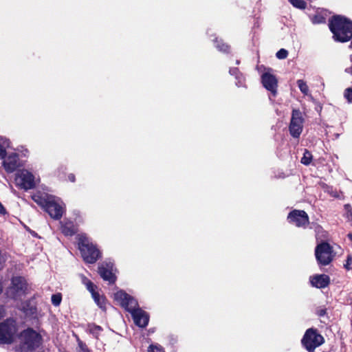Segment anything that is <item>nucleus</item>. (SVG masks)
I'll use <instances>...</instances> for the list:
<instances>
[{
	"label": "nucleus",
	"mask_w": 352,
	"mask_h": 352,
	"mask_svg": "<svg viewBox=\"0 0 352 352\" xmlns=\"http://www.w3.org/2000/svg\"><path fill=\"white\" fill-rule=\"evenodd\" d=\"M114 299L132 315L135 324L140 327H145L148 323V315L138 308L137 300L122 290L115 293Z\"/></svg>",
	"instance_id": "1"
},
{
	"label": "nucleus",
	"mask_w": 352,
	"mask_h": 352,
	"mask_svg": "<svg viewBox=\"0 0 352 352\" xmlns=\"http://www.w3.org/2000/svg\"><path fill=\"white\" fill-rule=\"evenodd\" d=\"M34 201L41 206L50 216L54 219H60L65 212V204L60 198L43 193L34 195Z\"/></svg>",
	"instance_id": "2"
},
{
	"label": "nucleus",
	"mask_w": 352,
	"mask_h": 352,
	"mask_svg": "<svg viewBox=\"0 0 352 352\" xmlns=\"http://www.w3.org/2000/svg\"><path fill=\"white\" fill-rule=\"evenodd\" d=\"M335 40L346 42L352 37V21L342 16H336L329 22Z\"/></svg>",
	"instance_id": "3"
},
{
	"label": "nucleus",
	"mask_w": 352,
	"mask_h": 352,
	"mask_svg": "<svg viewBox=\"0 0 352 352\" xmlns=\"http://www.w3.org/2000/svg\"><path fill=\"white\" fill-rule=\"evenodd\" d=\"M41 342V336L32 329H27L18 336L16 351L28 352L37 348Z\"/></svg>",
	"instance_id": "4"
},
{
	"label": "nucleus",
	"mask_w": 352,
	"mask_h": 352,
	"mask_svg": "<svg viewBox=\"0 0 352 352\" xmlns=\"http://www.w3.org/2000/svg\"><path fill=\"white\" fill-rule=\"evenodd\" d=\"M78 239V248L84 261L88 263H94L100 257L99 250L86 234H79Z\"/></svg>",
	"instance_id": "5"
},
{
	"label": "nucleus",
	"mask_w": 352,
	"mask_h": 352,
	"mask_svg": "<svg viewBox=\"0 0 352 352\" xmlns=\"http://www.w3.org/2000/svg\"><path fill=\"white\" fill-rule=\"evenodd\" d=\"M324 342V338L319 334L316 329H309L305 332L302 344L309 352H313L315 349Z\"/></svg>",
	"instance_id": "6"
},
{
	"label": "nucleus",
	"mask_w": 352,
	"mask_h": 352,
	"mask_svg": "<svg viewBox=\"0 0 352 352\" xmlns=\"http://www.w3.org/2000/svg\"><path fill=\"white\" fill-rule=\"evenodd\" d=\"M38 180L35 175L25 169L19 171L15 177L16 184L25 190L34 188Z\"/></svg>",
	"instance_id": "7"
},
{
	"label": "nucleus",
	"mask_w": 352,
	"mask_h": 352,
	"mask_svg": "<svg viewBox=\"0 0 352 352\" xmlns=\"http://www.w3.org/2000/svg\"><path fill=\"white\" fill-rule=\"evenodd\" d=\"M16 329V322L12 319H8L0 323V344L11 343Z\"/></svg>",
	"instance_id": "8"
},
{
	"label": "nucleus",
	"mask_w": 352,
	"mask_h": 352,
	"mask_svg": "<svg viewBox=\"0 0 352 352\" xmlns=\"http://www.w3.org/2000/svg\"><path fill=\"white\" fill-rule=\"evenodd\" d=\"M315 254L319 263L327 265L333 259L332 247L329 243L322 242L316 246Z\"/></svg>",
	"instance_id": "9"
},
{
	"label": "nucleus",
	"mask_w": 352,
	"mask_h": 352,
	"mask_svg": "<svg viewBox=\"0 0 352 352\" xmlns=\"http://www.w3.org/2000/svg\"><path fill=\"white\" fill-rule=\"evenodd\" d=\"M304 118L302 113L297 109H294L292 113L289 130L291 135L294 138L300 137L303 127Z\"/></svg>",
	"instance_id": "10"
},
{
	"label": "nucleus",
	"mask_w": 352,
	"mask_h": 352,
	"mask_svg": "<svg viewBox=\"0 0 352 352\" xmlns=\"http://www.w3.org/2000/svg\"><path fill=\"white\" fill-rule=\"evenodd\" d=\"M261 82L263 87L270 91L273 96L277 93L278 80L274 74H272V69L267 68L261 76Z\"/></svg>",
	"instance_id": "11"
},
{
	"label": "nucleus",
	"mask_w": 352,
	"mask_h": 352,
	"mask_svg": "<svg viewBox=\"0 0 352 352\" xmlns=\"http://www.w3.org/2000/svg\"><path fill=\"white\" fill-rule=\"evenodd\" d=\"M288 221L296 227L305 228L309 223V217L304 210H294L289 212Z\"/></svg>",
	"instance_id": "12"
},
{
	"label": "nucleus",
	"mask_w": 352,
	"mask_h": 352,
	"mask_svg": "<svg viewBox=\"0 0 352 352\" xmlns=\"http://www.w3.org/2000/svg\"><path fill=\"white\" fill-rule=\"evenodd\" d=\"M12 287L9 292L16 298L23 294L27 289V283L25 279L21 276L14 277L12 280Z\"/></svg>",
	"instance_id": "13"
},
{
	"label": "nucleus",
	"mask_w": 352,
	"mask_h": 352,
	"mask_svg": "<svg viewBox=\"0 0 352 352\" xmlns=\"http://www.w3.org/2000/svg\"><path fill=\"white\" fill-rule=\"evenodd\" d=\"M3 159V167L8 173L14 172L20 166L19 155L16 153L6 155Z\"/></svg>",
	"instance_id": "14"
},
{
	"label": "nucleus",
	"mask_w": 352,
	"mask_h": 352,
	"mask_svg": "<svg viewBox=\"0 0 352 352\" xmlns=\"http://www.w3.org/2000/svg\"><path fill=\"white\" fill-rule=\"evenodd\" d=\"M113 265L111 262L103 263L98 267V272L100 276L109 283L115 281V276L113 273Z\"/></svg>",
	"instance_id": "15"
},
{
	"label": "nucleus",
	"mask_w": 352,
	"mask_h": 352,
	"mask_svg": "<svg viewBox=\"0 0 352 352\" xmlns=\"http://www.w3.org/2000/svg\"><path fill=\"white\" fill-rule=\"evenodd\" d=\"M329 277L325 274L316 275L310 278L312 286L317 288H324L329 283Z\"/></svg>",
	"instance_id": "16"
},
{
	"label": "nucleus",
	"mask_w": 352,
	"mask_h": 352,
	"mask_svg": "<svg viewBox=\"0 0 352 352\" xmlns=\"http://www.w3.org/2000/svg\"><path fill=\"white\" fill-rule=\"evenodd\" d=\"M61 230L65 236H72L77 232V228L73 222L67 221L62 225Z\"/></svg>",
	"instance_id": "17"
},
{
	"label": "nucleus",
	"mask_w": 352,
	"mask_h": 352,
	"mask_svg": "<svg viewBox=\"0 0 352 352\" xmlns=\"http://www.w3.org/2000/svg\"><path fill=\"white\" fill-rule=\"evenodd\" d=\"M92 298L98 306L102 310L106 309L105 298L103 296H100L96 290L91 293Z\"/></svg>",
	"instance_id": "18"
},
{
	"label": "nucleus",
	"mask_w": 352,
	"mask_h": 352,
	"mask_svg": "<svg viewBox=\"0 0 352 352\" xmlns=\"http://www.w3.org/2000/svg\"><path fill=\"white\" fill-rule=\"evenodd\" d=\"M10 145L9 140L0 138V159H3L6 156V150L10 147Z\"/></svg>",
	"instance_id": "19"
},
{
	"label": "nucleus",
	"mask_w": 352,
	"mask_h": 352,
	"mask_svg": "<svg viewBox=\"0 0 352 352\" xmlns=\"http://www.w3.org/2000/svg\"><path fill=\"white\" fill-rule=\"evenodd\" d=\"M87 329L90 333H91L95 338H98L99 335L102 331V329L101 327L94 324H89L88 325Z\"/></svg>",
	"instance_id": "20"
},
{
	"label": "nucleus",
	"mask_w": 352,
	"mask_h": 352,
	"mask_svg": "<svg viewBox=\"0 0 352 352\" xmlns=\"http://www.w3.org/2000/svg\"><path fill=\"white\" fill-rule=\"evenodd\" d=\"M229 72L231 75L236 76V78L238 80V82H236V85L238 87L242 86L243 78L241 74H239V69L237 68H231Z\"/></svg>",
	"instance_id": "21"
},
{
	"label": "nucleus",
	"mask_w": 352,
	"mask_h": 352,
	"mask_svg": "<svg viewBox=\"0 0 352 352\" xmlns=\"http://www.w3.org/2000/svg\"><path fill=\"white\" fill-rule=\"evenodd\" d=\"M81 280L82 283L87 287V289L89 290L90 293L96 290V286L87 277H85V276H81Z\"/></svg>",
	"instance_id": "22"
},
{
	"label": "nucleus",
	"mask_w": 352,
	"mask_h": 352,
	"mask_svg": "<svg viewBox=\"0 0 352 352\" xmlns=\"http://www.w3.org/2000/svg\"><path fill=\"white\" fill-rule=\"evenodd\" d=\"M297 85L300 90V91L305 94L308 95L309 94V87L307 85V83L302 80H297Z\"/></svg>",
	"instance_id": "23"
},
{
	"label": "nucleus",
	"mask_w": 352,
	"mask_h": 352,
	"mask_svg": "<svg viewBox=\"0 0 352 352\" xmlns=\"http://www.w3.org/2000/svg\"><path fill=\"white\" fill-rule=\"evenodd\" d=\"M312 160V155L311 153L308 151L307 150L305 151V153L303 154V157L301 159V163L305 165H309Z\"/></svg>",
	"instance_id": "24"
},
{
	"label": "nucleus",
	"mask_w": 352,
	"mask_h": 352,
	"mask_svg": "<svg viewBox=\"0 0 352 352\" xmlns=\"http://www.w3.org/2000/svg\"><path fill=\"white\" fill-rule=\"evenodd\" d=\"M293 6L299 8L305 9L306 8V2L304 0H289Z\"/></svg>",
	"instance_id": "25"
},
{
	"label": "nucleus",
	"mask_w": 352,
	"mask_h": 352,
	"mask_svg": "<svg viewBox=\"0 0 352 352\" xmlns=\"http://www.w3.org/2000/svg\"><path fill=\"white\" fill-rule=\"evenodd\" d=\"M62 300V296L60 294H55L52 296V303L54 306H58Z\"/></svg>",
	"instance_id": "26"
},
{
	"label": "nucleus",
	"mask_w": 352,
	"mask_h": 352,
	"mask_svg": "<svg viewBox=\"0 0 352 352\" xmlns=\"http://www.w3.org/2000/svg\"><path fill=\"white\" fill-rule=\"evenodd\" d=\"M215 42L218 43L216 45L217 48L219 50V51H221V52H228V50H229V46L226 44V43H223V42L221 41H219L217 40L215 41Z\"/></svg>",
	"instance_id": "27"
},
{
	"label": "nucleus",
	"mask_w": 352,
	"mask_h": 352,
	"mask_svg": "<svg viewBox=\"0 0 352 352\" xmlns=\"http://www.w3.org/2000/svg\"><path fill=\"white\" fill-rule=\"evenodd\" d=\"M148 352H165L164 349L159 344H151L148 349Z\"/></svg>",
	"instance_id": "28"
},
{
	"label": "nucleus",
	"mask_w": 352,
	"mask_h": 352,
	"mask_svg": "<svg viewBox=\"0 0 352 352\" xmlns=\"http://www.w3.org/2000/svg\"><path fill=\"white\" fill-rule=\"evenodd\" d=\"M287 55H288V52L285 49H280L276 53V57L278 59H284V58H287Z\"/></svg>",
	"instance_id": "29"
},
{
	"label": "nucleus",
	"mask_w": 352,
	"mask_h": 352,
	"mask_svg": "<svg viewBox=\"0 0 352 352\" xmlns=\"http://www.w3.org/2000/svg\"><path fill=\"white\" fill-rule=\"evenodd\" d=\"M344 96L349 102H352V88L349 87L345 89Z\"/></svg>",
	"instance_id": "30"
},
{
	"label": "nucleus",
	"mask_w": 352,
	"mask_h": 352,
	"mask_svg": "<svg viewBox=\"0 0 352 352\" xmlns=\"http://www.w3.org/2000/svg\"><path fill=\"white\" fill-rule=\"evenodd\" d=\"M6 214V210L4 206L0 202V214L4 215Z\"/></svg>",
	"instance_id": "31"
},
{
	"label": "nucleus",
	"mask_w": 352,
	"mask_h": 352,
	"mask_svg": "<svg viewBox=\"0 0 352 352\" xmlns=\"http://www.w3.org/2000/svg\"><path fill=\"white\" fill-rule=\"evenodd\" d=\"M351 256H348L347 258V260H346V263L345 264V267L349 270V265H351Z\"/></svg>",
	"instance_id": "32"
},
{
	"label": "nucleus",
	"mask_w": 352,
	"mask_h": 352,
	"mask_svg": "<svg viewBox=\"0 0 352 352\" xmlns=\"http://www.w3.org/2000/svg\"><path fill=\"white\" fill-rule=\"evenodd\" d=\"M78 352H91V351L85 346H80V349Z\"/></svg>",
	"instance_id": "33"
},
{
	"label": "nucleus",
	"mask_w": 352,
	"mask_h": 352,
	"mask_svg": "<svg viewBox=\"0 0 352 352\" xmlns=\"http://www.w3.org/2000/svg\"><path fill=\"white\" fill-rule=\"evenodd\" d=\"M21 152V155H23V156H26L27 154L28 153V151L26 148H23V150Z\"/></svg>",
	"instance_id": "34"
},
{
	"label": "nucleus",
	"mask_w": 352,
	"mask_h": 352,
	"mask_svg": "<svg viewBox=\"0 0 352 352\" xmlns=\"http://www.w3.org/2000/svg\"><path fill=\"white\" fill-rule=\"evenodd\" d=\"M4 309L3 307L0 306V319L3 316Z\"/></svg>",
	"instance_id": "35"
},
{
	"label": "nucleus",
	"mask_w": 352,
	"mask_h": 352,
	"mask_svg": "<svg viewBox=\"0 0 352 352\" xmlns=\"http://www.w3.org/2000/svg\"><path fill=\"white\" fill-rule=\"evenodd\" d=\"M326 314V311L324 309H320L319 311H318V314L319 316H322L324 315H325Z\"/></svg>",
	"instance_id": "36"
},
{
	"label": "nucleus",
	"mask_w": 352,
	"mask_h": 352,
	"mask_svg": "<svg viewBox=\"0 0 352 352\" xmlns=\"http://www.w3.org/2000/svg\"><path fill=\"white\" fill-rule=\"evenodd\" d=\"M69 179L71 182H74L75 181V177H74V175H69Z\"/></svg>",
	"instance_id": "37"
},
{
	"label": "nucleus",
	"mask_w": 352,
	"mask_h": 352,
	"mask_svg": "<svg viewBox=\"0 0 352 352\" xmlns=\"http://www.w3.org/2000/svg\"><path fill=\"white\" fill-rule=\"evenodd\" d=\"M314 23H320L321 22V19H318L317 17H315V19H314L313 21Z\"/></svg>",
	"instance_id": "38"
},
{
	"label": "nucleus",
	"mask_w": 352,
	"mask_h": 352,
	"mask_svg": "<svg viewBox=\"0 0 352 352\" xmlns=\"http://www.w3.org/2000/svg\"><path fill=\"white\" fill-rule=\"evenodd\" d=\"M2 289H3V287H2L1 283H0V294H1V292H2Z\"/></svg>",
	"instance_id": "39"
},
{
	"label": "nucleus",
	"mask_w": 352,
	"mask_h": 352,
	"mask_svg": "<svg viewBox=\"0 0 352 352\" xmlns=\"http://www.w3.org/2000/svg\"><path fill=\"white\" fill-rule=\"evenodd\" d=\"M349 237L352 240V234H349Z\"/></svg>",
	"instance_id": "40"
}]
</instances>
